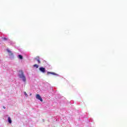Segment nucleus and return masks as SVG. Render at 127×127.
Instances as JSON below:
<instances>
[{
  "instance_id": "obj_1",
  "label": "nucleus",
  "mask_w": 127,
  "mask_h": 127,
  "mask_svg": "<svg viewBox=\"0 0 127 127\" xmlns=\"http://www.w3.org/2000/svg\"><path fill=\"white\" fill-rule=\"evenodd\" d=\"M19 72H21V74H19V78L22 79L23 82H26V78H25V75H24V72L22 70H19Z\"/></svg>"
},
{
  "instance_id": "obj_2",
  "label": "nucleus",
  "mask_w": 127,
  "mask_h": 127,
  "mask_svg": "<svg viewBox=\"0 0 127 127\" xmlns=\"http://www.w3.org/2000/svg\"><path fill=\"white\" fill-rule=\"evenodd\" d=\"M36 98L37 100L41 101V102H43V99H42V98H41V96L39 94H36Z\"/></svg>"
},
{
  "instance_id": "obj_3",
  "label": "nucleus",
  "mask_w": 127,
  "mask_h": 127,
  "mask_svg": "<svg viewBox=\"0 0 127 127\" xmlns=\"http://www.w3.org/2000/svg\"><path fill=\"white\" fill-rule=\"evenodd\" d=\"M39 70L41 72H42V73H45V68L41 67L39 68Z\"/></svg>"
},
{
  "instance_id": "obj_4",
  "label": "nucleus",
  "mask_w": 127,
  "mask_h": 127,
  "mask_svg": "<svg viewBox=\"0 0 127 127\" xmlns=\"http://www.w3.org/2000/svg\"><path fill=\"white\" fill-rule=\"evenodd\" d=\"M7 51L8 53H9V56H12L13 55V53H12L11 51H10L8 49H7Z\"/></svg>"
},
{
  "instance_id": "obj_5",
  "label": "nucleus",
  "mask_w": 127,
  "mask_h": 127,
  "mask_svg": "<svg viewBox=\"0 0 127 127\" xmlns=\"http://www.w3.org/2000/svg\"><path fill=\"white\" fill-rule=\"evenodd\" d=\"M35 60H36L37 61H38V64H40V63H41L40 62V59L39 58V56H37L35 58Z\"/></svg>"
},
{
  "instance_id": "obj_6",
  "label": "nucleus",
  "mask_w": 127,
  "mask_h": 127,
  "mask_svg": "<svg viewBox=\"0 0 127 127\" xmlns=\"http://www.w3.org/2000/svg\"><path fill=\"white\" fill-rule=\"evenodd\" d=\"M18 58L20 60L23 59V57L20 55L18 56Z\"/></svg>"
},
{
  "instance_id": "obj_7",
  "label": "nucleus",
  "mask_w": 127,
  "mask_h": 127,
  "mask_svg": "<svg viewBox=\"0 0 127 127\" xmlns=\"http://www.w3.org/2000/svg\"><path fill=\"white\" fill-rule=\"evenodd\" d=\"M8 122L9 124H11L12 121H11V119H10V117H8Z\"/></svg>"
},
{
  "instance_id": "obj_8",
  "label": "nucleus",
  "mask_w": 127,
  "mask_h": 127,
  "mask_svg": "<svg viewBox=\"0 0 127 127\" xmlns=\"http://www.w3.org/2000/svg\"><path fill=\"white\" fill-rule=\"evenodd\" d=\"M49 74H52V75H55V73H54V72H50L48 71L47 72V75H49Z\"/></svg>"
},
{
  "instance_id": "obj_9",
  "label": "nucleus",
  "mask_w": 127,
  "mask_h": 127,
  "mask_svg": "<svg viewBox=\"0 0 127 127\" xmlns=\"http://www.w3.org/2000/svg\"><path fill=\"white\" fill-rule=\"evenodd\" d=\"M33 67H35L36 68H38L39 66L37 64H34Z\"/></svg>"
},
{
  "instance_id": "obj_10",
  "label": "nucleus",
  "mask_w": 127,
  "mask_h": 127,
  "mask_svg": "<svg viewBox=\"0 0 127 127\" xmlns=\"http://www.w3.org/2000/svg\"><path fill=\"white\" fill-rule=\"evenodd\" d=\"M24 95H25L26 97L28 96V95H27V93H26V92H24Z\"/></svg>"
},
{
  "instance_id": "obj_11",
  "label": "nucleus",
  "mask_w": 127,
  "mask_h": 127,
  "mask_svg": "<svg viewBox=\"0 0 127 127\" xmlns=\"http://www.w3.org/2000/svg\"><path fill=\"white\" fill-rule=\"evenodd\" d=\"M3 40H7V38H3Z\"/></svg>"
},
{
  "instance_id": "obj_12",
  "label": "nucleus",
  "mask_w": 127,
  "mask_h": 127,
  "mask_svg": "<svg viewBox=\"0 0 127 127\" xmlns=\"http://www.w3.org/2000/svg\"><path fill=\"white\" fill-rule=\"evenodd\" d=\"M3 108L4 109H5V107H4V106H3Z\"/></svg>"
}]
</instances>
